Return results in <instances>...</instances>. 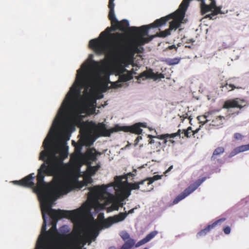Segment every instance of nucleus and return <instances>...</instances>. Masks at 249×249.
Wrapping results in <instances>:
<instances>
[{
  "mask_svg": "<svg viewBox=\"0 0 249 249\" xmlns=\"http://www.w3.org/2000/svg\"><path fill=\"white\" fill-rule=\"evenodd\" d=\"M72 133H48L42 145L39 160L44 161L38 169L36 186L43 223L35 249H79L87 243L90 245L100 233L98 229H92L90 233L81 239L55 238V234L65 235L70 231L69 226L64 225L58 230V221L69 218L79 222L89 213L81 207L71 211L53 208L55 201L71 190L73 180H78L80 167L76 161L65 163L64 160L69 155V146Z\"/></svg>",
  "mask_w": 249,
  "mask_h": 249,
  "instance_id": "nucleus-1",
  "label": "nucleus"
},
{
  "mask_svg": "<svg viewBox=\"0 0 249 249\" xmlns=\"http://www.w3.org/2000/svg\"><path fill=\"white\" fill-rule=\"evenodd\" d=\"M115 0H109L108 18L113 29L107 27L98 37L91 39L89 47L97 55H104L100 61L94 59V54L90 53L88 58L76 71L75 80L65 95L56 115L73 121H84L85 115L90 109L96 107V100L104 97L99 93L106 84L112 83L109 79L108 62L113 56L118 54L121 49L120 43L115 40L109 42L106 36L112 31L121 30L122 24L124 28L129 26V22L124 19L121 22L117 18L114 7Z\"/></svg>",
  "mask_w": 249,
  "mask_h": 249,
  "instance_id": "nucleus-2",
  "label": "nucleus"
},
{
  "mask_svg": "<svg viewBox=\"0 0 249 249\" xmlns=\"http://www.w3.org/2000/svg\"><path fill=\"white\" fill-rule=\"evenodd\" d=\"M115 179L116 182L107 187L103 185L101 187L94 186L89 188V200L82 206L90 216L93 217L106 209L115 198V194L122 190L125 182H127L125 176H116Z\"/></svg>",
  "mask_w": 249,
  "mask_h": 249,
  "instance_id": "nucleus-3",
  "label": "nucleus"
},
{
  "mask_svg": "<svg viewBox=\"0 0 249 249\" xmlns=\"http://www.w3.org/2000/svg\"><path fill=\"white\" fill-rule=\"evenodd\" d=\"M207 178L204 177L198 178L193 183L190 184L182 192L177 196L173 201V204H176L182 200L191 193L196 190L206 180Z\"/></svg>",
  "mask_w": 249,
  "mask_h": 249,
  "instance_id": "nucleus-4",
  "label": "nucleus"
},
{
  "mask_svg": "<svg viewBox=\"0 0 249 249\" xmlns=\"http://www.w3.org/2000/svg\"><path fill=\"white\" fill-rule=\"evenodd\" d=\"M142 127L145 128L147 127L146 123H138L130 126H121L119 124H116L114 127L111 128V131L113 132L123 131L126 132H131L140 135L142 132V129L141 128Z\"/></svg>",
  "mask_w": 249,
  "mask_h": 249,
  "instance_id": "nucleus-5",
  "label": "nucleus"
},
{
  "mask_svg": "<svg viewBox=\"0 0 249 249\" xmlns=\"http://www.w3.org/2000/svg\"><path fill=\"white\" fill-rule=\"evenodd\" d=\"M245 100L237 98L232 100H229L225 102L223 106L224 108L228 109V116L230 117L231 115H236L239 114V111L232 112L231 109L232 108H238L242 109L246 106Z\"/></svg>",
  "mask_w": 249,
  "mask_h": 249,
  "instance_id": "nucleus-6",
  "label": "nucleus"
},
{
  "mask_svg": "<svg viewBox=\"0 0 249 249\" xmlns=\"http://www.w3.org/2000/svg\"><path fill=\"white\" fill-rule=\"evenodd\" d=\"M137 207L130 210L128 213H121L119 215H117L114 217H110L105 220L103 223V228H107L110 227L113 224L124 220L128 214H132L134 213V211Z\"/></svg>",
  "mask_w": 249,
  "mask_h": 249,
  "instance_id": "nucleus-7",
  "label": "nucleus"
},
{
  "mask_svg": "<svg viewBox=\"0 0 249 249\" xmlns=\"http://www.w3.org/2000/svg\"><path fill=\"white\" fill-rule=\"evenodd\" d=\"M112 74H115L118 76L119 82H125L130 79L131 75L129 71L124 67H117L112 71Z\"/></svg>",
  "mask_w": 249,
  "mask_h": 249,
  "instance_id": "nucleus-8",
  "label": "nucleus"
},
{
  "mask_svg": "<svg viewBox=\"0 0 249 249\" xmlns=\"http://www.w3.org/2000/svg\"><path fill=\"white\" fill-rule=\"evenodd\" d=\"M131 195V190H129L127 193L124 196L121 197L117 200H115V198L112 202L110 203V206L108 208V211H113L114 210L118 211L119 207H123L125 204V200Z\"/></svg>",
  "mask_w": 249,
  "mask_h": 249,
  "instance_id": "nucleus-9",
  "label": "nucleus"
},
{
  "mask_svg": "<svg viewBox=\"0 0 249 249\" xmlns=\"http://www.w3.org/2000/svg\"><path fill=\"white\" fill-rule=\"evenodd\" d=\"M34 174L33 173L23 178L21 180H14L12 182L15 185L33 188L35 186V183L34 182Z\"/></svg>",
  "mask_w": 249,
  "mask_h": 249,
  "instance_id": "nucleus-10",
  "label": "nucleus"
},
{
  "mask_svg": "<svg viewBox=\"0 0 249 249\" xmlns=\"http://www.w3.org/2000/svg\"><path fill=\"white\" fill-rule=\"evenodd\" d=\"M139 78H142L143 80L146 79H152L154 80H157L164 78V75L161 73H155L152 69H149L142 72L140 75Z\"/></svg>",
  "mask_w": 249,
  "mask_h": 249,
  "instance_id": "nucleus-11",
  "label": "nucleus"
},
{
  "mask_svg": "<svg viewBox=\"0 0 249 249\" xmlns=\"http://www.w3.org/2000/svg\"><path fill=\"white\" fill-rule=\"evenodd\" d=\"M241 83V80L238 77H232L229 78L225 85L222 87L223 89H227L231 91L235 89H241V87L239 86Z\"/></svg>",
  "mask_w": 249,
  "mask_h": 249,
  "instance_id": "nucleus-12",
  "label": "nucleus"
},
{
  "mask_svg": "<svg viewBox=\"0 0 249 249\" xmlns=\"http://www.w3.org/2000/svg\"><path fill=\"white\" fill-rule=\"evenodd\" d=\"M213 229L211 224L208 225L204 229L200 230L196 234L197 238L205 236L212 229Z\"/></svg>",
  "mask_w": 249,
  "mask_h": 249,
  "instance_id": "nucleus-13",
  "label": "nucleus"
},
{
  "mask_svg": "<svg viewBox=\"0 0 249 249\" xmlns=\"http://www.w3.org/2000/svg\"><path fill=\"white\" fill-rule=\"evenodd\" d=\"M225 119V117L223 116H218L212 120L213 125L221 127L223 124V120Z\"/></svg>",
  "mask_w": 249,
  "mask_h": 249,
  "instance_id": "nucleus-14",
  "label": "nucleus"
},
{
  "mask_svg": "<svg viewBox=\"0 0 249 249\" xmlns=\"http://www.w3.org/2000/svg\"><path fill=\"white\" fill-rule=\"evenodd\" d=\"M225 151V149L223 147H218L216 148L213 152L211 157V160H214L216 159L217 156H219L223 154Z\"/></svg>",
  "mask_w": 249,
  "mask_h": 249,
  "instance_id": "nucleus-15",
  "label": "nucleus"
},
{
  "mask_svg": "<svg viewBox=\"0 0 249 249\" xmlns=\"http://www.w3.org/2000/svg\"><path fill=\"white\" fill-rule=\"evenodd\" d=\"M146 181H148V180H147V178L142 180L138 183L135 182L128 183V182H125V184L126 183L129 186V187L131 188L132 190H138L140 188V185L143 184Z\"/></svg>",
  "mask_w": 249,
  "mask_h": 249,
  "instance_id": "nucleus-16",
  "label": "nucleus"
},
{
  "mask_svg": "<svg viewBox=\"0 0 249 249\" xmlns=\"http://www.w3.org/2000/svg\"><path fill=\"white\" fill-rule=\"evenodd\" d=\"M181 58L178 57H175L174 58H168L165 60V62L169 65H175L178 64L180 61Z\"/></svg>",
  "mask_w": 249,
  "mask_h": 249,
  "instance_id": "nucleus-17",
  "label": "nucleus"
},
{
  "mask_svg": "<svg viewBox=\"0 0 249 249\" xmlns=\"http://www.w3.org/2000/svg\"><path fill=\"white\" fill-rule=\"evenodd\" d=\"M158 232L157 231H154L150 232L149 233L146 235L144 238L146 242L147 243L153 239L157 234Z\"/></svg>",
  "mask_w": 249,
  "mask_h": 249,
  "instance_id": "nucleus-18",
  "label": "nucleus"
},
{
  "mask_svg": "<svg viewBox=\"0 0 249 249\" xmlns=\"http://www.w3.org/2000/svg\"><path fill=\"white\" fill-rule=\"evenodd\" d=\"M158 232L157 231H154L150 232L149 233L146 235L144 238L146 242L147 243L153 239L157 234Z\"/></svg>",
  "mask_w": 249,
  "mask_h": 249,
  "instance_id": "nucleus-19",
  "label": "nucleus"
},
{
  "mask_svg": "<svg viewBox=\"0 0 249 249\" xmlns=\"http://www.w3.org/2000/svg\"><path fill=\"white\" fill-rule=\"evenodd\" d=\"M162 176L160 175H155L152 177H149L147 178V180H148V185H150L154 182L156 180H158L161 178Z\"/></svg>",
  "mask_w": 249,
  "mask_h": 249,
  "instance_id": "nucleus-20",
  "label": "nucleus"
},
{
  "mask_svg": "<svg viewBox=\"0 0 249 249\" xmlns=\"http://www.w3.org/2000/svg\"><path fill=\"white\" fill-rule=\"evenodd\" d=\"M162 176L160 175H155L152 177H149L147 178V180H148V185H150L154 182L156 180H158L161 178Z\"/></svg>",
  "mask_w": 249,
  "mask_h": 249,
  "instance_id": "nucleus-21",
  "label": "nucleus"
},
{
  "mask_svg": "<svg viewBox=\"0 0 249 249\" xmlns=\"http://www.w3.org/2000/svg\"><path fill=\"white\" fill-rule=\"evenodd\" d=\"M169 136L170 135L169 134L157 135L156 136H154L149 135L148 136V138H157L160 140H164V139H167V138H168Z\"/></svg>",
  "mask_w": 249,
  "mask_h": 249,
  "instance_id": "nucleus-22",
  "label": "nucleus"
},
{
  "mask_svg": "<svg viewBox=\"0 0 249 249\" xmlns=\"http://www.w3.org/2000/svg\"><path fill=\"white\" fill-rule=\"evenodd\" d=\"M238 153L243 152L247 150H249V143L246 145H242L236 147Z\"/></svg>",
  "mask_w": 249,
  "mask_h": 249,
  "instance_id": "nucleus-23",
  "label": "nucleus"
},
{
  "mask_svg": "<svg viewBox=\"0 0 249 249\" xmlns=\"http://www.w3.org/2000/svg\"><path fill=\"white\" fill-rule=\"evenodd\" d=\"M120 235L124 241L130 238V235L126 231H122L120 233Z\"/></svg>",
  "mask_w": 249,
  "mask_h": 249,
  "instance_id": "nucleus-24",
  "label": "nucleus"
},
{
  "mask_svg": "<svg viewBox=\"0 0 249 249\" xmlns=\"http://www.w3.org/2000/svg\"><path fill=\"white\" fill-rule=\"evenodd\" d=\"M207 118V116L205 115L204 116H199L197 117V119L199 121L200 123H201L202 125H204L206 123H207L208 120H205Z\"/></svg>",
  "mask_w": 249,
  "mask_h": 249,
  "instance_id": "nucleus-25",
  "label": "nucleus"
},
{
  "mask_svg": "<svg viewBox=\"0 0 249 249\" xmlns=\"http://www.w3.org/2000/svg\"><path fill=\"white\" fill-rule=\"evenodd\" d=\"M226 220L225 218H221L219 219L218 220L215 221L214 222L213 224H211L212 227L214 228L216 225H217L221 223L222 222H224Z\"/></svg>",
  "mask_w": 249,
  "mask_h": 249,
  "instance_id": "nucleus-26",
  "label": "nucleus"
},
{
  "mask_svg": "<svg viewBox=\"0 0 249 249\" xmlns=\"http://www.w3.org/2000/svg\"><path fill=\"white\" fill-rule=\"evenodd\" d=\"M181 132V129H179L177 132L169 134V138H174L177 136H180Z\"/></svg>",
  "mask_w": 249,
  "mask_h": 249,
  "instance_id": "nucleus-27",
  "label": "nucleus"
},
{
  "mask_svg": "<svg viewBox=\"0 0 249 249\" xmlns=\"http://www.w3.org/2000/svg\"><path fill=\"white\" fill-rule=\"evenodd\" d=\"M239 153L236 148H235L231 152L229 155V158H231L238 154Z\"/></svg>",
  "mask_w": 249,
  "mask_h": 249,
  "instance_id": "nucleus-28",
  "label": "nucleus"
},
{
  "mask_svg": "<svg viewBox=\"0 0 249 249\" xmlns=\"http://www.w3.org/2000/svg\"><path fill=\"white\" fill-rule=\"evenodd\" d=\"M182 133L184 134V136L187 138H190L192 135L191 132L188 131L186 129H183Z\"/></svg>",
  "mask_w": 249,
  "mask_h": 249,
  "instance_id": "nucleus-29",
  "label": "nucleus"
},
{
  "mask_svg": "<svg viewBox=\"0 0 249 249\" xmlns=\"http://www.w3.org/2000/svg\"><path fill=\"white\" fill-rule=\"evenodd\" d=\"M147 242H146V241L145 240L144 238H143V239H142V240L139 241L136 244V247H139L145 243H146Z\"/></svg>",
  "mask_w": 249,
  "mask_h": 249,
  "instance_id": "nucleus-30",
  "label": "nucleus"
},
{
  "mask_svg": "<svg viewBox=\"0 0 249 249\" xmlns=\"http://www.w3.org/2000/svg\"><path fill=\"white\" fill-rule=\"evenodd\" d=\"M243 138V136L239 133H235L234 134V138L237 140H241Z\"/></svg>",
  "mask_w": 249,
  "mask_h": 249,
  "instance_id": "nucleus-31",
  "label": "nucleus"
},
{
  "mask_svg": "<svg viewBox=\"0 0 249 249\" xmlns=\"http://www.w3.org/2000/svg\"><path fill=\"white\" fill-rule=\"evenodd\" d=\"M231 228L229 226H226L223 229V231L226 234H229L231 232Z\"/></svg>",
  "mask_w": 249,
  "mask_h": 249,
  "instance_id": "nucleus-32",
  "label": "nucleus"
},
{
  "mask_svg": "<svg viewBox=\"0 0 249 249\" xmlns=\"http://www.w3.org/2000/svg\"><path fill=\"white\" fill-rule=\"evenodd\" d=\"M112 85L115 88H118L120 87H122V85L121 84L118 83L117 82H112Z\"/></svg>",
  "mask_w": 249,
  "mask_h": 249,
  "instance_id": "nucleus-33",
  "label": "nucleus"
},
{
  "mask_svg": "<svg viewBox=\"0 0 249 249\" xmlns=\"http://www.w3.org/2000/svg\"><path fill=\"white\" fill-rule=\"evenodd\" d=\"M142 139V137L141 136H138L137 137V138L136 139V140H135V143H134L135 146H136L138 144L139 141Z\"/></svg>",
  "mask_w": 249,
  "mask_h": 249,
  "instance_id": "nucleus-34",
  "label": "nucleus"
},
{
  "mask_svg": "<svg viewBox=\"0 0 249 249\" xmlns=\"http://www.w3.org/2000/svg\"><path fill=\"white\" fill-rule=\"evenodd\" d=\"M100 168V165H97L95 166L92 167L93 170V173L95 174L96 172H97L99 168Z\"/></svg>",
  "mask_w": 249,
  "mask_h": 249,
  "instance_id": "nucleus-35",
  "label": "nucleus"
},
{
  "mask_svg": "<svg viewBox=\"0 0 249 249\" xmlns=\"http://www.w3.org/2000/svg\"><path fill=\"white\" fill-rule=\"evenodd\" d=\"M173 166L171 165L164 173L165 176H167V174L173 169Z\"/></svg>",
  "mask_w": 249,
  "mask_h": 249,
  "instance_id": "nucleus-36",
  "label": "nucleus"
},
{
  "mask_svg": "<svg viewBox=\"0 0 249 249\" xmlns=\"http://www.w3.org/2000/svg\"><path fill=\"white\" fill-rule=\"evenodd\" d=\"M168 48L170 50H172L173 49H175L176 50V51L177 52V50H178V47H177L176 46V45H171V46H169Z\"/></svg>",
  "mask_w": 249,
  "mask_h": 249,
  "instance_id": "nucleus-37",
  "label": "nucleus"
},
{
  "mask_svg": "<svg viewBox=\"0 0 249 249\" xmlns=\"http://www.w3.org/2000/svg\"><path fill=\"white\" fill-rule=\"evenodd\" d=\"M200 127H201V126H200V127L199 128H197L195 130H194L193 131L192 135H194L195 134L199 132V131L200 130Z\"/></svg>",
  "mask_w": 249,
  "mask_h": 249,
  "instance_id": "nucleus-38",
  "label": "nucleus"
},
{
  "mask_svg": "<svg viewBox=\"0 0 249 249\" xmlns=\"http://www.w3.org/2000/svg\"><path fill=\"white\" fill-rule=\"evenodd\" d=\"M160 150L159 149V150H157V151H154L153 152H150V154H156V155H159L160 154Z\"/></svg>",
  "mask_w": 249,
  "mask_h": 249,
  "instance_id": "nucleus-39",
  "label": "nucleus"
},
{
  "mask_svg": "<svg viewBox=\"0 0 249 249\" xmlns=\"http://www.w3.org/2000/svg\"><path fill=\"white\" fill-rule=\"evenodd\" d=\"M222 47L224 48H227L228 47V45L225 42H223V44H222Z\"/></svg>",
  "mask_w": 249,
  "mask_h": 249,
  "instance_id": "nucleus-40",
  "label": "nucleus"
},
{
  "mask_svg": "<svg viewBox=\"0 0 249 249\" xmlns=\"http://www.w3.org/2000/svg\"><path fill=\"white\" fill-rule=\"evenodd\" d=\"M186 130H188V131L191 132V133H193V131L192 129V127L191 126L188 127Z\"/></svg>",
  "mask_w": 249,
  "mask_h": 249,
  "instance_id": "nucleus-41",
  "label": "nucleus"
},
{
  "mask_svg": "<svg viewBox=\"0 0 249 249\" xmlns=\"http://www.w3.org/2000/svg\"><path fill=\"white\" fill-rule=\"evenodd\" d=\"M151 139V140L149 142V143L150 144H153L155 143V141L154 140H153L152 139L153 138H150Z\"/></svg>",
  "mask_w": 249,
  "mask_h": 249,
  "instance_id": "nucleus-42",
  "label": "nucleus"
},
{
  "mask_svg": "<svg viewBox=\"0 0 249 249\" xmlns=\"http://www.w3.org/2000/svg\"><path fill=\"white\" fill-rule=\"evenodd\" d=\"M93 181L92 179L91 178H89V183H91Z\"/></svg>",
  "mask_w": 249,
  "mask_h": 249,
  "instance_id": "nucleus-43",
  "label": "nucleus"
},
{
  "mask_svg": "<svg viewBox=\"0 0 249 249\" xmlns=\"http://www.w3.org/2000/svg\"><path fill=\"white\" fill-rule=\"evenodd\" d=\"M152 161H153L157 162H160V160H154V159H153V160H152Z\"/></svg>",
  "mask_w": 249,
  "mask_h": 249,
  "instance_id": "nucleus-44",
  "label": "nucleus"
},
{
  "mask_svg": "<svg viewBox=\"0 0 249 249\" xmlns=\"http://www.w3.org/2000/svg\"><path fill=\"white\" fill-rule=\"evenodd\" d=\"M164 141L163 142V144H165L167 142V139H164Z\"/></svg>",
  "mask_w": 249,
  "mask_h": 249,
  "instance_id": "nucleus-45",
  "label": "nucleus"
},
{
  "mask_svg": "<svg viewBox=\"0 0 249 249\" xmlns=\"http://www.w3.org/2000/svg\"><path fill=\"white\" fill-rule=\"evenodd\" d=\"M158 145H161L160 142H158Z\"/></svg>",
  "mask_w": 249,
  "mask_h": 249,
  "instance_id": "nucleus-46",
  "label": "nucleus"
},
{
  "mask_svg": "<svg viewBox=\"0 0 249 249\" xmlns=\"http://www.w3.org/2000/svg\"><path fill=\"white\" fill-rule=\"evenodd\" d=\"M103 128H106V126H105V124H103Z\"/></svg>",
  "mask_w": 249,
  "mask_h": 249,
  "instance_id": "nucleus-47",
  "label": "nucleus"
},
{
  "mask_svg": "<svg viewBox=\"0 0 249 249\" xmlns=\"http://www.w3.org/2000/svg\"><path fill=\"white\" fill-rule=\"evenodd\" d=\"M128 147V145L125 146V148H127Z\"/></svg>",
  "mask_w": 249,
  "mask_h": 249,
  "instance_id": "nucleus-48",
  "label": "nucleus"
},
{
  "mask_svg": "<svg viewBox=\"0 0 249 249\" xmlns=\"http://www.w3.org/2000/svg\"><path fill=\"white\" fill-rule=\"evenodd\" d=\"M171 142L172 143H174V142H175V141H173V140L171 141Z\"/></svg>",
  "mask_w": 249,
  "mask_h": 249,
  "instance_id": "nucleus-49",
  "label": "nucleus"
},
{
  "mask_svg": "<svg viewBox=\"0 0 249 249\" xmlns=\"http://www.w3.org/2000/svg\"><path fill=\"white\" fill-rule=\"evenodd\" d=\"M129 174H130V175H133V174H131V173H129Z\"/></svg>",
  "mask_w": 249,
  "mask_h": 249,
  "instance_id": "nucleus-50",
  "label": "nucleus"
},
{
  "mask_svg": "<svg viewBox=\"0 0 249 249\" xmlns=\"http://www.w3.org/2000/svg\"><path fill=\"white\" fill-rule=\"evenodd\" d=\"M186 47H190V46H186Z\"/></svg>",
  "mask_w": 249,
  "mask_h": 249,
  "instance_id": "nucleus-51",
  "label": "nucleus"
},
{
  "mask_svg": "<svg viewBox=\"0 0 249 249\" xmlns=\"http://www.w3.org/2000/svg\"><path fill=\"white\" fill-rule=\"evenodd\" d=\"M157 156V155L156 154V156H154V157H156Z\"/></svg>",
  "mask_w": 249,
  "mask_h": 249,
  "instance_id": "nucleus-52",
  "label": "nucleus"
},
{
  "mask_svg": "<svg viewBox=\"0 0 249 249\" xmlns=\"http://www.w3.org/2000/svg\"><path fill=\"white\" fill-rule=\"evenodd\" d=\"M157 156V155L156 154V156H154V157H156Z\"/></svg>",
  "mask_w": 249,
  "mask_h": 249,
  "instance_id": "nucleus-53",
  "label": "nucleus"
}]
</instances>
